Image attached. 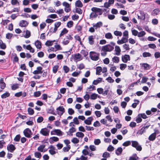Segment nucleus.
Returning <instances> with one entry per match:
<instances>
[{
  "instance_id": "nucleus-4",
  "label": "nucleus",
  "mask_w": 160,
  "mask_h": 160,
  "mask_svg": "<svg viewBox=\"0 0 160 160\" xmlns=\"http://www.w3.org/2000/svg\"><path fill=\"white\" fill-rule=\"evenodd\" d=\"M72 39L73 38L71 35H68L64 39L62 43L64 45H67L69 42V40H72Z\"/></svg>"
},
{
  "instance_id": "nucleus-2",
  "label": "nucleus",
  "mask_w": 160,
  "mask_h": 160,
  "mask_svg": "<svg viewBox=\"0 0 160 160\" xmlns=\"http://www.w3.org/2000/svg\"><path fill=\"white\" fill-rule=\"evenodd\" d=\"M132 146L136 148L137 151H141L142 150L141 146L139 144L138 142L135 141H132Z\"/></svg>"
},
{
  "instance_id": "nucleus-18",
  "label": "nucleus",
  "mask_w": 160,
  "mask_h": 160,
  "mask_svg": "<svg viewBox=\"0 0 160 160\" xmlns=\"http://www.w3.org/2000/svg\"><path fill=\"white\" fill-rule=\"evenodd\" d=\"M94 38L95 37L92 35L89 36L88 37V39L89 40V42L90 45H92L94 43V41L93 40Z\"/></svg>"
},
{
  "instance_id": "nucleus-61",
  "label": "nucleus",
  "mask_w": 160,
  "mask_h": 160,
  "mask_svg": "<svg viewBox=\"0 0 160 160\" xmlns=\"http://www.w3.org/2000/svg\"><path fill=\"white\" fill-rule=\"evenodd\" d=\"M81 53L83 55L84 57H86L88 54V52L84 50H82L81 52Z\"/></svg>"
},
{
  "instance_id": "nucleus-37",
  "label": "nucleus",
  "mask_w": 160,
  "mask_h": 160,
  "mask_svg": "<svg viewBox=\"0 0 160 160\" xmlns=\"http://www.w3.org/2000/svg\"><path fill=\"white\" fill-rule=\"evenodd\" d=\"M6 46L5 43H3L2 40H0V48H1L4 49L6 48Z\"/></svg>"
},
{
  "instance_id": "nucleus-10",
  "label": "nucleus",
  "mask_w": 160,
  "mask_h": 160,
  "mask_svg": "<svg viewBox=\"0 0 160 160\" xmlns=\"http://www.w3.org/2000/svg\"><path fill=\"white\" fill-rule=\"evenodd\" d=\"M73 59L75 61H78L82 60V58L81 57V55L78 53L74 55Z\"/></svg>"
},
{
  "instance_id": "nucleus-40",
  "label": "nucleus",
  "mask_w": 160,
  "mask_h": 160,
  "mask_svg": "<svg viewBox=\"0 0 160 160\" xmlns=\"http://www.w3.org/2000/svg\"><path fill=\"white\" fill-rule=\"evenodd\" d=\"M31 36V32L30 31L27 30L26 31V34L24 36V37L26 38H28Z\"/></svg>"
},
{
  "instance_id": "nucleus-39",
  "label": "nucleus",
  "mask_w": 160,
  "mask_h": 160,
  "mask_svg": "<svg viewBox=\"0 0 160 160\" xmlns=\"http://www.w3.org/2000/svg\"><path fill=\"white\" fill-rule=\"evenodd\" d=\"M59 66L58 65H55L52 68V71L53 73H56L58 69Z\"/></svg>"
},
{
  "instance_id": "nucleus-38",
  "label": "nucleus",
  "mask_w": 160,
  "mask_h": 160,
  "mask_svg": "<svg viewBox=\"0 0 160 160\" xmlns=\"http://www.w3.org/2000/svg\"><path fill=\"white\" fill-rule=\"evenodd\" d=\"M105 37L106 38L109 39H112L113 38V37L112 34L110 32L106 33L105 34Z\"/></svg>"
},
{
  "instance_id": "nucleus-63",
  "label": "nucleus",
  "mask_w": 160,
  "mask_h": 160,
  "mask_svg": "<svg viewBox=\"0 0 160 160\" xmlns=\"http://www.w3.org/2000/svg\"><path fill=\"white\" fill-rule=\"evenodd\" d=\"M68 112L69 115H72L74 113V111L72 108H69L68 109Z\"/></svg>"
},
{
  "instance_id": "nucleus-3",
  "label": "nucleus",
  "mask_w": 160,
  "mask_h": 160,
  "mask_svg": "<svg viewBox=\"0 0 160 160\" xmlns=\"http://www.w3.org/2000/svg\"><path fill=\"white\" fill-rule=\"evenodd\" d=\"M114 49V47L110 44L103 46L102 48V51L103 52H111Z\"/></svg>"
},
{
  "instance_id": "nucleus-22",
  "label": "nucleus",
  "mask_w": 160,
  "mask_h": 160,
  "mask_svg": "<svg viewBox=\"0 0 160 160\" xmlns=\"http://www.w3.org/2000/svg\"><path fill=\"white\" fill-rule=\"evenodd\" d=\"M122 151V149L121 147H118L115 150V153L116 155L118 156L121 155Z\"/></svg>"
},
{
  "instance_id": "nucleus-13",
  "label": "nucleus",
  "mask_w": 160,
  "mask_h": 160,
  "mask_svg": "<svg viewBox=\"0 0 160 160\" xmlns=\"http://www.w3.org/2000/svg\"><path fill=\"white\" fill-rule=\"evenodd\" d=\"M138 18L143 20H144L145 18V15L144 12L142 11H139V15H138Z\"/></svg>"
},
{
  "instance_id": "nucleus-60",
  "label": "nucleus",
  "mask_w": 160,
  "mask_h": 160,
  "mask_svg": "<svg viewBox=\"0 0 160 160\" xmlns=\"http://www.w3.org/2000/svg\"><path fill=\"white\" fill-rule=\"evenodd\" d=\"M13 36V35L12 34L8 33L6 35V38L8 39H10Z\"/></svg>"
},
{
  "instance_id": "nucleus-34",
  "label": "nucleus",
  "mask_w": 160,
  "mask_h": 160,
  "mask_svg": "<svg viewBox=\"0 0 160 160\" xmlns=\"http://www.w3.org/2000/svg\"><path fill=\"white\" fill-rule=\"evenodd\" d=\"M10 93L8 92H6L1 95V98L2 99L5 98L10 96Z\"/></svg>"
},
{
  "instance_id": "nucleus-6",
  "label": "nucleus",
  "mask_w": 160,
  "mask_h": 160,
  "mask_svg": "<svg viewBox=\"0 0 160 160\" xmlns=\"http://www.w3.org/2000/svg\"><path fill=\"white\" fill-rule=\"evenodd\" d=\"M50 130L47 128H42L40 133L43 136H48L49 135Z\"/></svg>"
},
{
  "instance_id": "nucleus-9",
  "label": "nucleus",
  "mask_w": 160,
  "mask_h": 160,
  "mask_svg": "<svg viewBox=\"0 0 160 160\" xmlns=\"http://www.w3.org/2000/svg\"><path fill=\"white\" fill-rule=\"evenodd\" d=\"M42 68L41 67H38L37 68V70L33 72V73L34 74H41L43 73L42 71Z\"/></svg>"
},
{
  "instance_id": "nucleus-58",
  "label": "nucleus",
  "mask_w": 160,
  "mask_h": 160,
  "mask_svg": "<svg viewBox=\"0 0 160 160\" xmlns=\"http://www.w3.org/2000/svg\"><path fill=\"white\" fill-rule=\"evenodd\" d=\"M114 149V148L111 145H109L107 148V150L109 152H112Z\"/></svg>"
},
{
  "instance_id": "nucleus-53",
  "label": "nucleus",
  "mask_w": 160,
  "mask_h": 160,
  "mask_svg": "<svg viewBox=\"0 0 160 160\" xmlns=\"http://www.w3.org/2000/svg\"><path fill=\"white\" fill-rule=\"evenodd\" d=\"M70 149V145L67 146V147H64L63 148V151L65 152H68Z\"/></svg>"
},
{
  "instance_id": "nucleus-56",
  "label": "nucleus",
  "mask_w": 160,
  "mask_h": 160,
  "mask_svg": "<svg viewBox=\"0 0 160 160\" xmlns=\"http://www.w3.org/2000/svg\"><path fill=\"white\" fill-rule=\"evenodd\" d=\"M97 91L99 94L103 95V89L102 88H98L97 89Z\"/></svg>"
},
{
  "instance_id": "nucleus-48",
  "label": "nucleus",
  "mask_w": 160,
  "mask_h": 160,
  "mask_svg": "<svg viewBox=\"0 0 160 160\" xmlns=\"http://www.w3.org/2000/svg\"><path fill=\"white\" fill-rule=\"evenodd\" d=\"M102 157L104 158H109L110 157V154L108 152H105L103 154Z\"/></svg>"
},
{
  "instance_id": "nucleus-11",
  "label": "nucleus",
  "mask_w": 160,
  "mask_h": 160,
  "mask_svg": "<svg viewBox=\"0 0 160 160\" xmlns=\"http://www.w3.org/2000/svg\"><path fill=\"white\" fill-rule=\"evenodd\" d=\"M7 150L11 152H12L14 151L16 149L15 146L12 144H9L7 147Z\"/></svg>"
},
{
  "instance_id": "nucleus-32",
  "label": "nucleus",
  "mask_w": 160,
  "mask_h": 160,
  "mask_svg": "<svg viewBox=\"0 0 160 160\" xmlns=\"http://www.w3.org/2000/svg\"><path fill=\"white\" fill-rule=\"evenodd\" d=\"M138 158L136 154H134L129 158V160H138Z\"/></svg>"
},
{
  "instance_id": "nucleus-55",
  "label": "nucleus",
  "mask_w": 160,
  "mask_h": 160,
  "mask_svg": "<svg viewBox=\"0 0 160 160\" xmlns=\"http://www.w3.org/2000/svg\"><path fill=\"white\" fill-rule=\"evenodd\" d=\"M94 143L95 145H98L101 143V141L99 139H95Z\"/></svg>"
},
{
  "instance_id": "nucleus-21",
  "label": "nucleus",
  "mask_w": 160,
  "mask_h": 160,
  "mask_svg": "<svg viewBox=\"0 0 160 160\" xmlns=\"http://www.w3.org/2000/svg\"><path fill=\"white\" fill-rule=\"evenodd\" d=\"M0 88L3 89L6 87V84L4 82L3 79L2 78H1L0 80Z\"/></svg>"
},
{
  "instance_id": "nucleus-64",
  "label": "nucleus",
  "mask_w": 160,
  "mask_h": 160,
  "mask_svg": "<svg viewBox=\"0 0 160 160\" xmlns=\"http://www.w3.org/2000/svg\"><path fill=\"white\" fill-rule=\"evenodd\" d=\"M63 69L66 73H67L69 71V68L66 66H64L63 67Z\"/></svg>"
},
{
  "instance_id": "nucleus-7",
  "label": "nucleus",
  "mask_w": 160,
  "mask_h": 160,
  "mask_svg": "<svg viewBox=\"0 0 160 160\" xmlns=\"http://www.w3.org/2000/svg\"><path fill=\"white\" fill-rule=\"evenodd\" d=\"M57 114L60 115H62L65 112V109L62 106H59L56 109Z\"/></svg>"
},
{
  "instance_id": "nucleus-30",
  "label": "nucleus",
  "mask_w": 160,
  "mask_h": 160,
  "mask_svg": "<svg viewBox=\"0 0 160 160\" xmlns=\"http://www.w3.org/2000/svg\"><path fill=\"white\" fill-rule=\"evenodd\" d=\"M145 132L146 130L144 129V128H143L142 127L141 129L138 131L137 133V134L138 135H142V134Z\"/></svg>"
},
{
  "instance_id": "nucleus-5",
  "label": "nucleus",
  "mask_w": 160,
  "mask_h": 160,
  "mask_svg": "<svg viewBox=\"0 0 160 160\" xmlns=\"http://www.w3.org/2000/svg\"><path fill=\"white\" fill-rule=\"evenodd\" d=\"M23 132L24 136L28 138H30L32 134L31 131L29 128L25 129L24 130Z\"/></svg>"
},
{
  "instance_id": "nucleus-62",
  "label": "nucleus",
  "mask_w": 160,
  "mask_h": 160,
  "mask_svg": "<svg viewBox=\"0 0 160 160\" xmlns=\"http://www.w3.org/2000/svg\"><path fill=\"white\" fill-rule=\"evenodd\" d=\"M81 72V71H79V72H75L72 73V75L73 77H77L78 76Z\"/></svg>"
},
{
  "instance_id": "nucleus-54",
  "label": "nucleus",
  "mask_w": 160,
  "mask_h": 160,
  "mask_svg": "<svg viewBox=\"0 0 160 160\" xmlns=\"http://www.w3.org/2000/svg\"><path fill=\"white\" fill-rule=\"evenodd\" d=\"M134 102H137V103H134L132 104V107L133 108H135L136 107L137 105L138 104L139 102L138 100L136 99H135L134 100Z\"/></svg>"
},
{
  "instance_id": "nucleus-27",
  "label": "nucleus",
  "mask_w": 160,
  "mask_h": 160,
  "mask_svg": "<svg viewBox=\"0 0 160 160\" xmlns=\"http://www.w3.org/2000/svg\"><path fill=\"white\" fill-rule=\"evenodd\" d=\"M75 5L76 7L79 8H81L83 6L82 2L80 0L77 1L75 3Z\"/></svg>"
},
{
  "instance_id": "nucleus-16",
  "label": "nucleus",
  "mask_w": 160,
  "mask_h": 160,
  "mask_svg": "<svg viewBox=\"0 0 160 160\" xmlns=\"http://www.w3.org/2000/svg\"><path fill=\"white\" fill-rule=\"evenodd\" d=\"M102 25V23L101 22H99L95 24H93V26L97 29L98 28H99Z\"/></svg>"
},
{
  "instance_id": "nucleus-23",
  "label": "nucleus",
  "mask_w": 160,
  "mask_h": 160,
  "mask_svg": "<svg viewBox=\"0 0 160 160\" xmlns=\"http://www.w3.org/2000/svg\"><path fill=\"white\" fill-rule=\"evenodd\" d=\"M102 80V78H98L97 80H94L93 81L92 84L95 85H97L98 83H99L101 82Z\"/></svg>"
},
{
  "instance_id": "nucleus-41",
  "label": "nucleus",
  "mask_w": 160,
  "mask_h": 160,
  "mask_svg": "<svg viewBox=\"0 0 160 160\" xmlns=\"http://www.w3.org/2000/svg\"><path fill=\"white\" fill-rule=\"evenodd\" d=\"M71 142L74 144H77L79 142V140L76 138H73L71 140Z\"/></svg>"
},
{
  "instance_id": "nucleus-14",
  "label": "nucleus",
  "mask_w": 160,
  "mask_h": 160,
  "mask_svg": "<svg viewBox=\"0 0 160 160\" xmlns=\"http://www.w3.org/2000/svg\"><path fill=\"white\" fill-rule=\"evenodd\" d=\"M122 59L123 62L126 63L128 60H130V56L126 54L122 56Z\"/></svg>"
},
{
  "instance_id": "nucleus-51",
  "label": "nucleus",
  "mask_w": 160,
  "mask_h": 160,
  "mask_svg": "<svg viewBox=\"0 0 160 160\" xmlns=\"http://www.w3.org/2000/svg\"><path fill=\"white\" fill-rule=\"evenodd\" d=\"M73 22L72 21L68 22L67 23V26L68 27L70 28L72 27Z\"/></svg>"
},
{
  "instance_id": "nucleus-17",
  "label": "nucleus",
  "mask_w": 160,
  "mask_h": 160,
  "mask_svg": "<svg viewBox=\"0 0 160 160\" xmlns=\"http://www.w3.org/2000/svg\"><path fill=\"white\" fill-rule=\"evenodd\" d=\"M28 25V23L25 20L21 21L19 23V25L22 27H26Z\"/></svg>"
},
{
  "instance_id": "nucleus-49",
  "label": "nucleus",
  "mask_w": 160,
  "mask_h": 160,
  "mask_svg": "<svg viewBox=\"0 0 160 160\" xmlns=\"http://www.w3.org/2000/svg\"><path fill=\"white\" fill-rule=\"evenodd\" d=\"M28 114L29 115H32L34 113V111L33 109L31 108H28Z\"/></svg>"
},
{
  "instance_id": "nucleus-31",
  "label": "nucleus",
  "mask_w": 160,
  "mask_h": 160,
  "mask_svg": "<svg viewBox=\"0 0 160 160\" xmlns=\"http://www.w3.org/2000/svg\"><path fill=\"white\" fill-rule=\"evenodd\" d=\"M98 14L95 12H92L90 14V17L91 18H96L97 17Z\"/></svg>"
},
{
  "instance_id": "nucleus-1",
  "label": "nucleus",
  "mask_w": 160,
  "mask_h": 160,
  "mask_svg": "<svg viewBox=\"0 0 160 160\" xmlns=\"http://www.w3.org/2000/svg\"><path fill=\"white\" fill-rule=\"evenodd\" d=\"M99 53L94 52H91L89 53V57L93 61H97L99 58Z\"/></svg>"
},
{
  "instance_id": "nucleus-15",
  "label": "nucleus",
  "mask_w": 160,
  "mask_h": 160,
  "mask_svg": "<svg viewBox=\"0 0 160 160\" xmlns=\"http://www.w3.org/2000/svg\"><path fill=\"white\" fill-rule=\"evenodd\" d=\"M93 120L92 117H89L87 119L84 120V123L87 125H90L91 124L92 121Z\"/></svg>"
},
{
  "instance_id": "nucleus-59",
  "label": "nucleus",
  "mask_w": 160,
  "mask_h": 160,
  "mask_svg": "<svg viewBox=\"0 0 160 160\" xmlns=\"http://www.w3.org/2000/svg\"><path fill=\"white\" fill-rule=\"evenodd\" d=\"M61 24V22H58L54 24L55 28L57 30L58 28L59 27Z\"/></svg>"
},
{
  "instance_id": "nucleus-43",
  "label": "nucleus",
  "mask_w": 160,
  "mask_h": 160,
  "mask_svg": "<svg viewBox=\"0 0 160 160\" xmlns=\"http://www.w3.org/2000/svg\"><path fill=\"white\" fill-rule=\"evenodd\" d=\"M98 94L95 93H93L90 96V99L92 100L96 99L97 98Z\"/></svg>"
},
{
  "instance_id": "nucleus-45",
  "label": "nucleus",
  "mask_w": 160,
  "mask_h": 160,
  "mask_svg": "<svg viewBox=\"0 0 160 160\" xmlns=\"http://www.w3.org/2000/svg\"><path fill=\"white\" fill-rule=\"evenodd\" d=\"M143 56L144 57H149L151 56V54L148 52H144L142 54Z\"/></svg>"
},
{
  "instance_id": "nucleus-42",
  "label": "nucleus",
  "mask_w": 160,
  "mask_h": 160,
  "mask_svg": "<svg viewBox=\"0 0 160 160\" xmlns=\"http://www.w3.org/2000/svg\"><path fill=\"white\" fill-rule=\"evenodd\" d=\"M114 34L116 36H121L122 33L121 31H115L114 32Z\"/></svg>"
},
{
  "instance_id": "nucleus-33",
  "label": "nucleus",
  "mask_w": 160,
  "mask_h": 160,
  "mask_svg": "<svg viewBox=\"0 0 160 160\" xmlns=\"http://www.w3.org/2000/svg\"><path fill=\"white\" fill-rule=\"evenodd\" d=\"M96 90L95 86L93 85H90L89 87L87 88V91H91L93 90Z\"/></svg>"
},
{
  "instance_id": "nucleus-44",
  "label": "nucleus",
  "mask_w": 160,
  "mask_h": 160,
  "mask_svg": "<svg viewBox=\"0 0 160 160\" xmlns=\"http://www.w3.org/2000/svg\"><path fill=\"white\" fill-rule=\"evenodd\" d=\"M119 58L116 56H114L112 58V61L115 63H117L119 62Z\"/></svg>"
},
{
  "instance_id": "nucleus-50",
  "label": "nucleus",
  "mask_w": 160,
  "mask_h": 160,
  "mask_svg": "<svg viewBox=\"0 0 160 160\" xmlns=\"http://www.w3.org/2000/svg\"><path fill=\"white\" fill-rule=\"evenodd\" d=\"M146 33L144 31H142L140 32H138V36L139 37H142L144 36Z\"/></svg>"
},
{
  "instance_id": "nucleus-57",
  "label": "nucleus",
  "mask_w": 160,
  "mask_h": 160,
  "mask_svg": "<svg viewBox=\"0 0 160 160\" xmlns=\"http://www.w3.org/2000/svg\"><path fill=\"white\" fill-rule=\"evenodd\" d=\"M62 4L63 6L65 7V8H68L70 7V4L66 2H63Z\"/></svg>"
},
{
  "instance_id": "nucleus-25",
  "label": "nucleus",
  "mask_w": 160,
  "mask_h": 160,
  "mask_svg": "<svg viewBox=\"0 0 160 160\" xmlns=\"http://www.w3.org/2000/svg\"><path fill=\"white\" fill-rule=\"evenodd\" d=\"M35 45L37 48L40 49L42 47L41 43L38 40H37L35 42Z\"/></svg>"
},
{
  "instance_id": "nucleus-46",
  "label": "nucleus",
  "mask_w": 160,
  "mask_h": 160,
  "mask_svg": "<svg viewBox=\"0 0 160 160\" xmlns=\"http://www.w3.org/2000/svg\"><path fill=\"white\" fill-rule=\"evenodd\" d=\"M131 141H127L122 144V146L125 147H127L130 145L131 144Z\"/></svg>"
},
{
  "instance_id": "nucleus-19",
  "label": "nucleus",
  "mask_w": 160,
  "mask_h": 160,
  "mask_svg": "<svg viewBox=\"0 0 160 160\" xmlns=\"http://www.w3.org/2000/svg\"><path fill=\"white\" fill-rule=\"evenodd\" d=\"M142 67L145 70H148L151 68L150 66L147 63H142Z\"/></svg>"
},
{
  "instance_id": "nucleus-12",
  "label": "nucleus",
  "mask_w": 160,
  "mask_h": 160,
  "mask_svg": "<svg viewBox=\"0 0 160 160\" xmlns=\"http://www.w3.org/2000/svg\"><path fill=\"white\" fill-rule=\"evenodd\" d=\"M53 132H54L58 136H62V132L59 129H55L53 131L51 132V133L52 135L55 134L53 133Z\"/></svg>"
},
{
  "instance_id": "nucleus-36",
  "label": "nucleus",
  "mask_w": 160,
  "mask_h": 160,
  "mask_svg": "<svg viewBox=\"0 0 160 160\" xmlns=\"http://www.w3.org/2000/svg\"><path fill=\"white\" fill-rule=\"evenodd\" d=\"M68 31L66 28H64L61 31V33L60 34V37H61L65 34L68 33Z\"/></svg>"
},
{
  "instance_id": "nucleus-26",
  "label": "nucleus",
  "mask_w": 160,
  "mask_h": 160,
  "mask_svg": "<svg viewBox=\"0 0 160 160\" xmlns=\"http://www.w3.org/2000/svg\"><path fill=\"white\" fill-rule=\"evenodd\" d=\"M45 146L44 145H40L38 148L37 149V150L38 151L42 152H45V151H44L43 149L44 148H45Z\"/></svg>"
},
{
  "instance_id": "nucleus-20",
  "label": "nucleus",
  "mask_w": 160,
  "mask_h": 160,
  "mask_svg": "<svg viewBox=\"0 0 160 160\" xmlns=\"http://www.w3.org/2000/svg\"><path fill=\"white\" fill-rule=\"evenodd\" d=\"M156 133L154 132L149 137L148 139L150 141H153L156 138Z\"/></svg>"
},
{
  "instance_id": "nucleus-8",
  "label": "nucleus",
  "mask_w": 160,
  "mask_h": 160,
  "mask_svg": "<svg viewBox=\"0 0 160 160\" xmlns=\"http://www.w3.org/2000/svg\"><path fill=\"white\" fill-rule=\"evenodd\" d=\"M91 10L92 12H96L98 15H101L103 12L102 11L101 9L96 7L92 8H91Z\"/></svg>"
},
{
  "instance_id": "nucleus-52",
  "label": "nucleus",
  "mask_w": 160,
  "mask_h": 160,
  "mask_svg": "<svg viewBox=\"0 0 160 160\" xmlns=\"http://www.w3.org/2000/svg\"><path fill=\"white\" fill-rule=\"evenodd\" d=\"M35 157L36 158H40L42 157L41 153L38 152H36L34 154Z\"/></svg>"
},
{
  "instance_id": "nucleus-24",
  "label": "nucleus",
  "mask_w": 160,
  "mask_h": 160,
  "mask_svg": "<svg viewBox=\"0 0 160 160\" xmlns=\"http://www.w3.org/2000/svg\"><path fill=\"white\" fill-rule=\"evenodd\" d=\"M115 50L116 52L115 54L117 55H119L120 54L121 49L120 47L117 46L115 47Z\"/></svg>"
},
{
  "instance_id": "nucleus-28",
  "label": "nucleus",
  "mask_w": 160,
  "mask_h": 160,
  "mask_svg": "<svg viewBox=\"0 0 160 160\" xmlns=\"http://www.w3.org/2000/svg\"><path fill=\"white\" fill-rule=\"evenodd\" d=\"M26 49L29 50L30 52L32 53H34L35 52L34 49L30 45H28L27 46Z\"/></svg>"
},
{
  "instance_id": "nucleus-29",
  "label": "nucleus",
  "mask_w": 160,
  "mask_h": 160,
  "mask_svg": "<svg viewBox=\"0 0 160 160\" xmlns=\"http://www.w3.org/2000/svg\"><path fill=\"white\" fill-rule=\"evenodd\" d=\"M96 74L97 75H100L101 74V72H102V68L100 67H98L96 68Z\"/></svg>"
},
{
  "instance_id": "nucleus-35",
  "label": "nucleus",
  "mask_w": 160,
  "mask_h": 160,
  "mask_svg": "<svg viewBox=\"0 0 160 160\" xmlns=\"http://www.w3.org/2000/svg\"><path fill=\"white\" fill-rule=\"evenodd\" d=\"M76 136L78 138H83L84 136V134L81 132H78L76 134Z\"/></svg>"
},
{
  "instance_id": "nucleus-47",
  "label": "nucleus",
  "mask_w": 160,
  "mask_h": 160,
  "mask_svg": "<svg viewBox=\"0 0 160 160\" xmlns=\"http://www.w3.org/2000/svg\"><path fill=\"white\" fill-rule=\"evenodd\" d=\"M53 42L52 41H48L45 43L46 45L47 46H51L53 45Z\"/></svg>"
}]
</instances>
